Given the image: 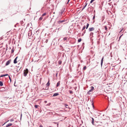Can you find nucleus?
I'll list each match as a JSON object with an SVG mask.
<instances>
[{
	"instance_id": "obj_1",
	"label": "nucleus",
	"mask_w": 127,
	"mask_h": 127,
	"mask_svg": "<svg viewBox=\"0 0 127 127\" xmlns=\"http://www.w3.org/2000/svg\"><path fill=\"white\" fill-rule=\"evenodd\" d=\"M29 71L27 68H26L24 71L23 75L24 76L26 77Z\"/></svg>"
},
{
	"instance_id": "obj_2",
	"label": "nucleus",
	"mask_w": 127,
	"mask_h": 127,
	"mask_svg": "<svg viewBox=\"0 0 127 127\" xmlns=\"http://www.w3.org/2000/svg\"><path fill=\"white\" fill-rule=\"evenodd\" d=\"M94 89V87L93 86H91V89L88 92L87 94H91Z\"/></svg>"
},
{
	"instance_id": "obj_3",
	"label": "nucleus",
	"mask_w": 127,
	"mask_h": 127,
	"mask_svg": "<svg viewBox=\"0 0 127 127\" xmlns=\"http://www.w3.org/2000/svg\"><path fill=\"white\" fill-rule=\"evenodd\" d=\"M93 9V7H89L88 8L87 10L89 12H92Z\"/></svg>"
},
{
	"instance_id": "obj_4",
	"label": "nucleus",
	"mask_w": 127,
	"mask_h": 127,
	"mask_svg": "<svg viewBox=\"0 0 127 127\" xmlns=\"http://www.w3.org/2000/svg\"><path fill=\"white\" fill-rule=\"evenodd\" d=\"M28 35L29 36H32V37L33 36V34L32 35L31 31H30L29 32Z\"/></svg>"
},
{
	"instance_id": "obj_5",
	"label": "nucleus",
	"mask_w": 127,
	"mask_h": 127,
	"mask_svg": "<svg viewBox=\"0 0 127 127\" xmlns=\"http://www.w3.org/2000/svg\"><path fill=\"white\" fill-rule=\"evenodd\" d=\"M7 89L6 88L5 89V88L4 87H2L0 89V91H5Z\"/></svg>"
},
{
	"instance_id": "obj_6",
	"label": "nucleus",
	"mask_w": 127,
	"mask_h": 127,
	"mask_svg": "<svg viewBox=\"0 0 127 127\" xmlns=\"http://www.w3.org/2000/svg\"><path fill=\"white\" fill-rule=\"evenodd\" d=\"M95 28L94 27H91L89 28V30L90 32H91L94 30Z\"/></svg>"
},
{
	"instance_id": "obj_7",
	"label": "nucleus",
	"mask_w": 127,
	"mask_h": 127,
	"mask_svg": "<svg viewBox=\"0 0 127 127\" xmlns=\"http://www.w3.org/2000/svg\"><path fill=\"white\" fill-rule=\"evenodd\" d=\"M10 62L11 61L10 60L7 61L5 65L7 66L9 65L10 63Z\"/></svg>"
},
{
	"instance_id": "obj_8",
	"label": "nucleus",
	"mask_w": 127,
	"mask_h": 127,
	"mask_svg": "<svg viewBox=\"0 0 127 127\" xmlns=\"http://www.w3.org/2000/svg\"><path fill=\"white\" fill-rule=\"evenodd\" d=\"M64 22V20L61 21L60 20L57 22L58 24H61L63 23V22Z\"/></svg>"
},
{
	"instance_id": "obj_9",
	"label": "nucleus",
	"mask_w": 127,
	"mask_h": 127,
	"mask_svg": "<svg viewBox=\"0 0 127 127\" xmlns=\"http://www.w3.org/2000/svg\"><path fill=\"white\" fill-rule=\"evenodd\" d=\"M18 57H17L15 58L14 59V63L15 64H16L17 63V59L18 58Z\"/></svg>"
},
{
	"instance_id": "obj_10",
	"label": "nucleus",
	"mask_w": 127,
	"mask_h": 127,
	"mask_svg": "<svg viewBox=\"0 0 127 127\" xmlns=\"http://www.w3.org/2000/svg\"><path fill=\"white\" fill-rule=\"evenodd\" d=\"M59 95L58 93H57L54 94L53 95V96H55Z\"/></svg>"
},
{
	"instance_id": "obj_11",
	"label": "nucleus",
	"mask_w": 127,
	"mask_h": 127,
	"mask_svg": "<svg viewBox=\"0 0 127 127\" xmlns=\"http://www.w3.org/2000/svg\"><path fill=\"white\" fill-rule=\"evenodd\" d=\"M104 58V57H103L102 58L101 60V66H102L103 64V59Z\"/></svg>"
},
{
	"instance_id": "obj_12",
	"label": "nucleus",
	"mask_w": 127,
	"mask_h": 127,
	"mask_svg": "<svg viewBox=\"0 0 127 127\" xmlns=\"http://www.w3.org/2000/svg\"><path fill=\"white\" fill-rule=\"evenodd\" d=\"M60 84V81H59L57 83L56 85V87H58Z\"/></svg>"
},
{
	"instance_id": "obj_13",
	"label": "nucleus",
	"mask_w": 127,
	"mask_h": 127,
	"mask_svg": "<svg viewBox=\"0 0 127 127\" xmlns=\"http://www.w3.org/2000/svg\"><path fill=\"white\" fill-rule=\"evenodd\" d=\"M67 37H65L63 39V40L64 41L66 40V41L67 42Z\"/></svg>"
},
{
	"instance_id": "obj_14",
	"label": "nucleus",
	"mask_w": 127,
	"mask_h": 127,
	"mask_svg": "<svg viewBox=\"0 0 127 127\" xmlns=\"http://www.w3.org/2000/svg\"><path fill=\"white\" fill-rule=\"evenodd\" d=\"M92 123L93 125H94V119L93 118H92Z\"/></svg>"
},
{
	"instance_id": "obj_15",
	"label": "nucleus",
	"mask_w": 127,
	"mask_h": 127,
	"mask_svg": "<svg viewBox=\"0 0 127 127\" xmlns=\"http://www.w3.org/2000/svg\"><path fill=\"white\" fill-rule=\"evenodd\" d=\"M3 85V84L2 82L1 81H0V86H2Z\"/></svg>"
},
{
	"instance_id": "obj_16",
	"label": "nucleus",
	"mask_w": 127,
	"mask_h": 127,
	"mask_svg": "<svg viewBox=\"0 0 127 127\" xmlns=\"http://www.w3.org/2000/svg\"><path fill=\"white\" fill-rule=\"evenodd\" d=\"M49 80L48 81V82L46 84V85L47 86H49L50 85V83H49Z\"/></svg>"
},
{
	"instance_id": "obj_17",
	"label": "nucleus",
	"mask_w": 127,
	"mask_h": 127,
	"mask_svg": "<svg viewBox=\"0 0 127 127\" xmlns=\"http://www.w3.org/2000/svg\"><path fill=\"white\" fill-rule=\"evenodd\" d=\"M58 64H59V65H60L61 64H62V61H60V60H59V61H58Z\"/></svg>"
},
{
	"instance_id": "obj_18",
	"label": "nucleus",
	"mask_w": 127,
	"mask_h": 127,
	"mask_svg": "<svg viewBox=\"0 0 127 127\" xmlns=\"http://www.w3.org/2000/svg\"><path fill=\"white\" fill-rule=\"evenodd\" d=\"M69 92L70 94H72L73 93V92L71 90H69Z\"/></svg>"
},
{
	"instance_id": "obj_19",
	"label": "nucleus",
	"mask_w": 127,
	"mask_h": 127,
	"mask_svg": "<svg viewBox=\"0 0 127 127\" xmlns=\"http://www.w3.org/2000/svg\"><path fill=\"white\" fill-rule=\"evenodd\" d=\"M85 28H86V26H85L84 25L82 29V31H83L85 29Z\"/></svg>"
},
{
	"instance_id": "obj_20",
	"label": "nucleus",
	"mask_w": 127,
	"mask_h": 127,
	"mask_svg": "<svg viewBox=\"0 0 127 127\" xmlns=\"http://www.w3.org/2000/svg\"><path fill=\"white\" fill-rule=\"evenodd\" d=\"M82 40V39L81 38H80L78 40V42H80Z\"/></svg>"
},
{
	"instance_id": "obj_21",
	"label": "nucleus",
	"mask_w": 127,
	"mask_h": 127,
	"mask_svg": "<svg viewBox=\"0 0 127 127\" xmlns=\"http://www.w3.org/2000/svg\"><path fill=\"white\" fill-rule=\"evenodd\" d=\"M14 49L13 48L11 49V53H13L14 52Z\"/></svg>"
},
{
	"instance_id": "obj_22",
	"label": "nucleus",
	"mask_w": 127,
	"mask_h": 127,
	"mask_svg": "<svg viewBox=\"0 0 127 127\" xmlns=\"http://www.w3.org/2000/svg\"><path fill=\"white\" fill-rule=\"evenodd\" d=\"M17 68H18L17 69V72H18L20 70V69L21 68V67L20 68H19V69L18 68V67Z\"/></svg>"
},
{
	"instance_id": "obj_23",
	"label": "nucleus",
	"mask_w": 127,
	"mask_h": 127,
	"mask_svg": "<svg viewBox=\"0 0 127 127\" xmlns=\"http://www.w3.org/2000/svg\"><path fill=\"white\" fill-rule=\"evenodd\" d=\"M104 28L106 31H107V27L106 26H105L104 27Z\"/></svg>"
},
{
	"instance_id": "obj_24",
	"label": "nucleus",
	"mask_w": 127,
	"mask_h": 127,
	"mask_svg": "<svg viewBox=\"0 0 127 127\" xmlns=\"http://www.w3.org/2000/svg\"><path fill=\"white\" fill-rule=\"evenodd\" d=\"M86 69V66H85L83 67V70H85Z\"/></svg>"
},
{
	"instance_id": "obj_25",
	"label": "nucleus",
	"mask_w": 127,
	"mask_h": 127,
	"mask_svg": "<svg viewBox=\"0 0 127 127\" xmlns=\"http://www.w3.org/2000/svg\"><path fill=\"white\" fill-rule=\"evenodd\" d=\"M43 17L41 16V17H40L39 19V20H42V19H43Z\"/></svg>"
},
{
	"instance_id": "obj_26",
	"label": "nucleus",
	"mask_w": 127,
	"mask_h": 127,
	"mask_svg": "<svg viewBox=\"0 0 127 127\" xmlns=\"http://www.w3.org/2000/svg\"><path fill=\"white\" fill-rule=\"evenodd\" d=\"M89 24L88 23H87V25H86V29H88L89 26Z\"/></svg>"
},
{
	"instance_id": "obj_27",
	"label": "nucleus",
	"mask_w": 127,
	"mask_h": 127,
	"mask_svg": "<svg viewBox=\"0 0 127 127\" xmlns=\"http://www.w3.org/2000/svg\"><path fill=\"white\" fill-rule=\"evenodd\" d=\"M46 13H43L42 15V16L43 17V16H45L46 15Z\"/></svg>"
},
{
	"instance_id": "obj_28",
	"label": "nucleus",
	"mask_w": 127,
	"mask_h": 127,
	"mask_svg": "<svg viewBox=\"0 0 127 127\" xmlns=\"http://www.w3.org/2000/svg\"><path fill=\"white\" fill-rule=\"evenodd\" d=\"M93 33L91 32L90 34V36H93Z\"/></svg>"
},
{
	"instance_id": "obj_29",
	"label": "nucleus",
	"mask_w": 127,
	"mask_h": 127,
	"mask_svg": "<svg viewBox=\"0 0 127 127\" xmlns=\"http://www.w3.org/2000/svg\"><path fill=\"white\" fill-rule=\"evenodd\" d=\"M39 106L38 105H35L34 107L35 108H37Z\"/></svg>"
},
{
	"instance_id": "obj_30",
	"label": "nucleus",
	"mask_w": 127,
	"mask_h": 127,
	"mask_svg": "<svg viewBox=\"0 0 127 127\" xmlns=\"http://www.w3.org/2000/svg\"><path fill=\"white\" fill-rule=\"evenodd\" d=\"M12 124L11 123H9L8 125V127L12 125Z\"/></svg>"
},
{
	"instance_id": "obj_31",
	"label": "nucleus",
	"mask_w": 127,
	"mask_h": 127,
	"mask_svg": "<svg viewBox=\"0 0 127 127\" xmlns=\"http://www.w3.org/2000/svg\"><path fill=\"white\" fill-rule=\"evenodd\" d=\"M92 105L93 106V108L94 109V105L93 103V101H92Z\"/></svg>"
},
{
	"instance_id": "obj_32",
	"label": "nucleus",
	"mask_w": 127,
	"mask_h": 127,
	"mask_svg": "<svg viewBox=\"0 0 127 127\" xmlns=\"http://www.w3.org/2000/svg\"><path fill=\"white\" fill-rule=\"evenodd\" d=\"M95 0H91L90 2V3H92Z\"/></svg>"
},
{
	"instance_id": "obj_33",
	"label": "nucleus",
	"mask_w": 127,
	"mask_h": 127,
	"mask_svg": "<svg viewBox=\"0 0 127 127\" xmlns=\"http://www.w3.org/2000/svg\"><path fill=\"white\" fill-rule=\"evenodd\" d=\"M65 106L66 107V108H68V107L69 106H68V105H66V104H65Z\"/></svg>"
},
{
	"instance_id": "obj_34",
	"label": "nucleus",
	"mask_w": 127,
	"mask_h": 127,
	"mask_svg": "<svg viewBox=\"0 0 127 127\" xmlns=\"http://www.w3.org/2000/svg\"><path fill=\"white\" fill-rule=\"evenodd\" d=\"M14 121V119H12L10 120V121L11 122H12V121Z\"/></svg>"
},
{
	"instance_id": "obj_35",
	"label": "nucleus",
	"mask_w": 127,
	"mask_h": 127,
	"mask_svg": "<svg viewBox=\"0 0 127 127\" xmlns=\"http://www.w3.org/2000/svg\"><path fill=\"white\" fill-rule=\"evenodd\" d=\"M66 23V22H65V21L64 20V22H63V24H65Z\"/></svg>"
},
{
	"instance_id": "obj_36",
	"label": "nucleus",
	"mask_w": 127,
	"mask_h": 127,
	"mask_svg": "<svg viewBox=\"0 0 127 127\" xmlns=\"http://www.w3.org/2000/svg\"><path fill=\"white\" fill-rule=\"evenodd\" d=\"M9 76V79H10V82H11V79L10 76Z\"/></svg>"
},
{
	"instance_id": "obj_37",
	"label": "nucleus",
	"mask_w": 127,
	"mask_h": 127,
	"mask_svg": "<svg viewBox=\"0 0 127 127\" xmlns=\"http://www.w3.org/2000/svg\"><path fill=\"white\" fill-rule=\"evenodd\" d=\"M95 15H94L93 17V20H94L95 19Z\"/></svg>"
},
{
	"instance_id": "obj_38",
	"label": "nucleus",
	"mask_w": 127,
	"mask_h": 127,
	"mask_svg": "<svg viewBox=\"0 0 127 127\" xmlns=\"http://www.w3.org/2000/svg\"><path fill=\"white\" fill-rule=\"evenodd\" d=\"M3 76H4V75H1L0 76V77H3Z\"/></svg>"
},
{
	"instance_id": "obj_39",
	"label": "nucleus",
	"mask_w": 127,
	"mask_h": 127,
	"mask_svg": "<svg viewBox=\"0 0 127 127\" xmlns=\"http://www.w3.org/2000/svg\"><path fill=\"white\" fill-rule=\"evenodd\" d=\"M86 32V30H85L84 31H83V33H84V34H85Z\"/></svg>"
},
{
	"instance_id": "obj_40",
	"label": "nucleus",
	"mask_w": 127,
	"mask_h": 127,
	"mask_svg": "<svg viewBox=\"0 0 127 127\" xmlns=\"http://www.w3.org/2000/svg\"><path fill=\"white\" fill-rule=\"evenodd\" d=\"M123 35V34L122 33V34L120 36V37L119 38V39H120V38H121V37Z\"/></svg>"
},
{
	"instance_id": "obj_41",
	"label": "nucleus",
	"mask_w": 127,
	"mask_h": 127,
	"mask_svg": "<svg viewBox=\"0 0 127 127\" xmlns=\"http://www.w3.org/2000/svg\"><path fill=\"white\" fill-rule=\"evenodd\" d=\"M123 28L122 29H121V30H120V32H122L123 31Z\"/></svg>"
},
{
	"instance_id": "obj_42",
	"label": "nucleus",
	"mask_w": 127,
	"mask_h": 127,
	"mask_svg": "<svg viewBox=\"0 0 127 127\" xmlns=\"http://www.w3.org/2000/svg\"><path fill=\"white\" fill-rule=\"evenodd\" d=\"M85 5L84 6L85 7H86V6L87 5V3H85Z\"/></svg>"
},
{
	"instance_id": "obj_43",
	"label": "nucleus",
	"mask_w": 127,
	"mask_h": 127,
	"mask_svg": "<svg viewBox=\"0 0 127 127\" xmlns=\"http://www.w3.org/2000/svg\"><path fill=\"white\" fill-rule=\"evenodd\" d=\"M4 76H7L8 75L7 74H4Z\"/></svg>"
},
{
	"instance_id": "obj_44",
	"label": "nucleus",
	"mask_w": 127,
	"mask_h": 127,
	"mask_svg": "<svg viewBox=\"0 0 127 127\" xmlns=\"http://www.w3.org/2000/svg\"><path fill=\"white\" fill-rule=\"evenodd\" d=\"M95 32L98 33L99 32L98 31L97 32Z\"/></svg>"
},
{
	"instance_id": "obj_45",
	"label": "nucleus",
	"mask_w": 127,
	"mask_h": 127,
	"mask_svg": "<svg viewBox=\"0 0 127 127\" xmlns=\"http://www.w3.org/2000/svg\"><path fill=\"white\" fill-rule=\"evenodd\" d=\"M84 33H82V36H83L84 35Z\"/></svg>"
},
{
	"instance_id": "obj_46",
	"label": "nucleus",
	"mask_w": 127,
	"mask_h": 127,
	"mask_svg": "<svg viewBox=\"0 0 127 127\" xmlns=\"http://www.w3.org/2000/svg\"><path fill=\"white\" fill-rule=\"evenodd\" d=\"M8 127V125L7 124V125L6 126V127Z\"/></svg>"
},
{
	"instance_id": "obj_47",
	"label": "nucleus",
	"mask_w": 127,
	"mask_h": 127,
	"mask_svg": "<svg viewBox=\"0 0 127 127\" xmlns=\"http://www.w3.org/2000/svg\"><path fill=\"white\" fill-rule=\"evenodd\" d=\"M8 127V125L7 124V125L6 126V127Z\"/></svg>"
},
{
	"instance_id": "obj_48",
	"label": "nucleus",
	"mask_w": 127,
	"mask_h": 127,
	"mask_svg": "<svg viewBox=\"0 0 127 127\" xmlns=\"http://www.w3.org/2000/svg\"><path fill=\"white\" fill-rule=\"evenodd\" d=\"M48 42V40L47 39H46V43H47Z\"/></svg>"
},
{
	"instance_id": "obj_49",
	"label": "nucleus",
	"mask_w": 127,
	"mask_h": 127,
	"mask_svg": "<svg viewBox=\"0 0 127 127\" xmlns=\"http://www.w3.org/2000/svg\"><path fill=\"white\" fill-rule=\"evenodd\" d=\"M39 127H43V126L42 125H40Z\"/></svg>"
},
{
	"instance_id": "obj_50",
	"label": "nucleus",
	"mask_w": 127,
	"mask_h": 127,
	"mask_svg": "<svg viewBox=\"0 0 127 127\" xmlns=\"http://www.w3.org/2000/svg\"><path fill=\"white\" fill-rule=\"evenodd\" d=\"M97 66V64H96L94 67H95L96 66Z\"/></svg>"
},
{
	"instance_id": "obj_51",
	"label": "nucleus",
	"mask_w": 127,
	"mask_h": 127,
	"mask_svg": "<svg viewBox=\"0 0 127 127\" xmlns=\"http://www.w3.org/2000/svg\"><path fill=\"white\" fill-rule=\"evenodd\" d=\"M69 0H68L67 3H68L69 2Z\"/></svg>"
},
{
	"instance_id": "obj_52",
	"label": "nucleus",
	"mask_w": 127,
	"mask_h": 127,
	"mask_svg": "<svg viewBox=\"0 0 127 127\" xmlns=\"http://www.w3.org/2000/svg\"><path fill=\"white\" fill-rule=\"evenodd\" d=\"M85 7L84 6L83 8H84V9L85 8Z\"/></svg>"
},
{
	"instance_id": "obj_53",
	"label": "nucleus",
	"mask_w": 127,
	"mask_h": 127,
	"mask_svg": "<svg viewBox=\"0 0 127 127\" xmlns=\"http://www.w3.org/2000/svg\"><path fill=\"white\" fill-rule=\"evenodd\" d=\"M85 7L84 6L83 8H84V9L85 8Z\"/></svg>"
},
{
	"instance_id": "obj_54",
	"label": "nucleus",
	"mask_w": 127,
	"mask_h": 127,
	"mask_svg": "<svg viewBox=\"0 0 127 127\" xmlns=\"http://www.w3.org/2000/svg\"><path fill=\"white\" fill-rule=\"evenodd\" d=\"M84 9L83 8H82V10L83 9Z\"/></svg>"
},
{
	"instance_id": "obj_55",
	"label": "nucleus",
	"mask_w": 127,
	"mask_h": 127,
	"mask_svg": "<svg viewBox=\"0 0 127 127\" xmlns=\"http://www.w3.org/2000/svg\"><path fill=\"white\" fill-rule=\"evenodd\" d=\"M58 30H60V28H59Z\"/></svg>"
},
{
	"instance_id": "obj_56",
	"label": "nucleus",
	"mask_w": 127,
	"mask_h": 127,
	"mask_svg": "<svg viewBox=\"0 0 127 127\" xmlns=\"http://www.w3.org/2000/svg\"><path fill=\"white\" fill-rule=\"evenodd\" d=\"M57 74H56V76H57Z\"/></svg>"
},
{
	"instance_id": "obj_57",
	"label": "nucleus",
	"mask_w": 127,
	"mask_h": 127,
	"mask_svg": "<svg viewBox=\"0 0 127 127\" xmlns=\"http://www.w3.org/2000/svg\"><path fill=\"white\" fill-rule=\"evenodd\" d=\"M63 12H61V14H62V13H63Z\"/></svg>"
},
{
	"instance_id": "obj_58",
	"label": "nucleus",
	"mask_w": 127,
	"mask_h": 127,
	"mask_svg": "<svg viewBox=\"0 0 127 127\" xmlns=\"http://www.w3.org/2000/svg\"><path fill=\"white\" fill-rule=\"evenodd\" d=\"M49 1H50L51 0H49Z\"/></svg>"
},
{
	"instance_id": "obj_59",
	"label": "nucleus",
	"mask_w": 127,
	"mask_h": 127,
	"mask_svg": "<svg viewBox=\"0 0 127 127\" xmlns=\"http://www.w3.org/2000/svg\"><path fill=\"white\" fill-rule=\"evenodd\" d=\"M110 0H109V1H110Z\"/></svg>"
}]
</instances>
